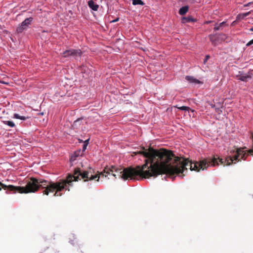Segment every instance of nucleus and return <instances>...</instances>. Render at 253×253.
<instances>
[{
	"label": "nucleus",
	"instance_id": "f8f14e48",
	"mask_svg": "<svg viewBox=\"0 0 253 253\" xmlns=\"http://www.w3.org/2000/svg\"><path fill=\"white\" fill-rule=\"evenodd\" d=\"M188 7L187 6H184L180 8L179 10V13L181 15H184L188 11Z\"/></svg>",
	"mask_w": 253,
	"mask_h": 253
},
{
	"label": "nucleus",
	"instance_id": "6ab92c4d",
	"mask_svg": "<svg viewBox=\"0 0 253 253\" xmlns=\"http://www.w3.org/2000/svg\"><path fill=\"white\" fill-rule=\"evenodd\" d=\"M220 26H219V25H217V24H216V26L214 28V30L215 31H217L220 29Z\"/></svg>",
	"mask_w": 253,
	"mask_h": 253
},
{
	"label": "nucleus",
	"instance_id": "9b49d317",
	"mask_svg": "<svg viewBox=\"0 0 253 253\" xmlns=\"http://www.w3.org/2000/svg\"><path fill=\"white\" fill-rule=\"evenodd\" d=\"M227 38L226 35L224 34H220L217 36V38L218 40V42H222L223 41H225Z\"/></svg>",
	"mask_w": 253,
	"mask_h": 253
},
{
	"label": "nucleus",
	"instance_id": "9d476101",
	"mask_svg": "<svg viewBox=\"0 0 253 253\" xmlns=\"http://www.w3.org/2000/svg\"><path fill=\"white\" fill-rule=\"evenodd\" d=\"M1 122L5 125L8 126L9 127L11 128L15 127L16 125L13 121H10V120H2L1 121Z\"/></svg>",
	"mask_w": 253,
	"mask_h": 253
},
{
	"label": "nucleus",
	"instance_id": "c85d7f7f",
	"mask_svg": "<svg viewBox=\"0 0 253 253\" xmlns=\"http://www.w3.org/2000/svg\"><path fill=\"white\" fill-rule=\"evenodd\" d=\"M210 22V21H207L206 23L207 24H208V23H209Z\"/></svg>",
	"mask_w": 253,
	"mask_h": 253
},
{
	"label": "nucleus",
	"instance_id": "393cba45",
	"mask_svg": "<svg viewBox=\"0 0 253 253\" xmlns=\"http://www.w3.org/2000/svg\"><path fill=\"white\" fill-rule=\"evenodd\" d=\"M88 141H89V139L85 140L84 142V144H86V145H87L88 144Z\"/></svg>",
	"mask_w": 253,
	"mask_h": 253
},
{
	"label": "nucleus",
	"instance_id": "1a4fd4ad",
	"mask_svg": "<svg viewBox=\"0 0 253 253\" xmlns=\"http://www.w3.org/2000/svg\"><path fill=\"white\" fill-rule=\"evenodd\" d=\"M185 79L191 83H194L195 84L201 83V82L200 81L194 78L193 77L191 76H187L185 77Z\"/></svg>",
	"mask_w": 253,
	"mask_h": 253
},
{
	"label": "nucleus",
	"instance_id": "dca6fc26",
	"mask_svg": "<svg viewBox=\"0 0 253 253\" xmlns=\"http://www.w3.org/2000/svg\"><path fill=\"white\" fill-rule=\"evenodd\" d=\"M132 4L134 5L137 4L143 5L144 3L141 0H133Z\"/></svg>",
	"mask_w": 253,
	"mask_h": 253
},
{
	"label": "nucleus",
	"instance_id": "4468645a",
	"mask_svg": "<svg viewBox=\"0 0 253 253\" xmlns=\"http://www.w3.org/2000/svg\"><path fill=\"white\" fill-rule=\"evenodd\" d=\"M182 23H187L190 22H194L195 21V19L193 18L191 16H188L187 17H184L182 19Z\"/></svg>",
	"mask_w": 253,
	"mask_h": 253
},
{
	"label": "nucleus",
	"instance_id": "423d86ee",
	"mask_svg": "<svg viewBox=\"0 0 253 253\" xmlns=\"http://www.w3.org/2000/svg\"><path fill=\"white\" fill-rule=\"evenodd\" d=\"M89 7L94 11H97L99 5L95 3L93 0H89L87 2Z\"/></svg>",
	"mask_w": 253,
	"mask_h": 253
},
{
	"label": "nucleus",
	"instance_id": "20e7f679",
	"mask_svg": "<svg viewBox=\"0 0 253 253\" xmlns=\"http://www.w3.org/2000/svg\"><path fill=\"white\" fill-rule=\"evenodd\" d=\"M82 54V52L80 49H74L67 50L62 53V56L65 58L72 56L75 59L79 57H81Z\"/></svg>",
	"mask_w": 253,
	"mask_h": 253
},
{
	"label": "nucleus",
	"instance_id": "a211bd4d",
	"mask_svg": "<svg viewBox=\"0 0 253 253\" xmlns=\"http://www.w3.org/2000/svg\"><path fill=\"white\" fill-rule=\"evenodd\" d=\"M80 119H78L77 120L75 121L74 122V124H73V126H77L78 125V123H79V122L80 121Z\"/></svg>",
	"mask_w": 253,
	"mask_h": 253
},
{
	"label": "nucleus",
	"instance_id": "7ed1b4c3",
	"mask_svg": "<svg viewBox=\"0 0 253 253\" xmlns=\"http://www.w3.org/2000/svg\"><path fill=\"white\" fill-rule=\"evenodd\" d=\"M64 188L63 183L61 182H53L42 179H37L31 177L25 186H15L12 185H6L0 181V191L4 190L13 192V193L18 192L20 194L35 193L40 188L43 189L42 193L43 195H48L50 193H53L54 197H61V193Z\"/></svg>",
	"mask_w": 253,
	"mask_h": 253
},
{
	"label": "nucleus",
	"instance_id": "5701e85b",
	"mask_svg": "<svg viewBox=\"0 0 253 253\" xmlns=\"http://www.w3.org/2000/svg\"><path fill=\"white\" fill-rule=\"evenodd\" d=\"M119 20V18H117L116 19H115V20H113L112 21V22L113 23H115V22H116L117 21H118Z\"/></svg>",
	"mask_w": 253,
	"mask_h": 253
},
{
	"label": "nucleus",
	"instance_id": "a878e982",
	"mask_svg": "<svg viewBox=\"0 0 253 253\" xmlns=\"http://www.w3.org/2000/svg\"><path fill=\"white\" fill-rule=\"evenodd\" d=\"M251 2H249V3H248L247 4H245L244 6H249L250 5H251Z\"/></svg>",
	"mask_w": 253,
	"mask_h": 253
},
{
	"label": "nucleus",
	"instance_id": "f3484780",
	"mask_svg": "<svg viewBox=\"0 0 253 253\" xmlns=\"http://www.w3.org/2000/svg\"><path fill=\"white\" fill-rule=\"evenodd\" d=\"M179 109L181 110L188 111L190 108L188 107L183 106L179 107Z\"/></svg>",
	"mask_w": 253,
	"mask_h": 253
},
{
	"label": "nucleus",
	"instance_id": "cd10ccee",
	"mask_svg": "<svg viewBox=\"0 0 253 253\" xmlns=\"http://www.w3.org/2000/svg\"><path fill=\"white\" fill-rule=\"evenodd\" d=\"M251 31H253V28H252L250 29Z\"/></svg>",
	"mask_w": 253,
	"mask_h": 253
},
{
	"label": "nucleus",
	"instance_id": "bb28decb",
	"mask_svg": "<svg viewBox=\"0 0 253 253\" xmlns=\"http://www.w3.org/2000/svg\"><path fill=\"white\" fill-rule=\"evenodd\" d=\"M0 83H1V84H8L4 81H0Z\"/></svg>",
	"mask_w": 253,
	"mask_h": 253
},
{
	"label": "nucleus",
	"instance_id": "0eeeda50",
	"mask_svg": "<svg viewBox=\"0 0 253 253\" xmlns=\"http://www.w3.org/2000/svg\"><path fill=\"white\" fill-rule=\"evenodd\" d=\"M237 77L238 78V80L244 82H247L248 79H251V76L250 75L246 74H240L239 75H237Z\"/></svg>",
	"mask_w": 253,
	"mask_h": 253
},
{
	"label": "nucleus",
	"instance_id": "412c9836",
	"mask_svg": "<svg viewBox=\"0 0 253 253\" xmlns=\"http://www.w3.org/2000/svg\"><path fill=\"white\" fill-rule=\"evenodd\" d=\"M209 58H210V55H207L205 57V59L204 61V63H205Z\"/></svg>",
	"mask_w": 253,
	"mask_h": 253
},
{
	"label": "nucleus",
	"instance_id": "39448f33",
	"mask_svg": "<svg viewBox=\"0 0 253 253\" xmlns=\"http://www.w3.org/2000/svg\"><path fill=\"white\" fill-rule=\"evenodd\" d=\"M33 18L29 17L26 18L17 27L16 32L18 33H21L24 30H27L33 21Z\"/></svg>",
	"mask_w": 253,
	"mask_h": 253
},
{
	"label": "nucleus",
	"instance_id": "aec40b11",
	"mask_svg": "<svg viewBox=\"0 0 253 253\" xmlns=\"http://www.w3.org/2000/svg\"><path fill=\"white\" fill-rule=\"evenodd\" d=\"M253 44V39L251 40L250 41H249L247 44H246V46H250L251 45Z\"/></svg>",
	"mask_w": 253,
	"mask_h": 253
},
{
	"label": "nucleus",
	"instance_id": "6e6552de",
	"mask_svg": "<svg viewBox=\"0 0 253 253\" xmlns=\"http://www.w3.org/2000/svg\"><path fill=\"white\" fill-rule=\"evenodd\" d=\"M209 39L212 44L216 46L218 43V40L215 35H211L209 36Z\"/></svg>",
	"mask_w": 253,
	"mask_h": 253
},
{
	"label": "nucleus",
	"instance_id": "f257e3e1",
	"mask_svg": "<svg viewBox=\"0 0 253 253\" xmlns=\"http://www.w3.org/2000/svg\"><path fill=\"white\" fill-rule=\"evenodd\" d=\"M230 153H235V154L227 157L225 160L219 158H213L209 160L203 159L194 163L182 157H176L172 151L165 149L156 150L151 147L148 149L142 147L140 151L134 152V154L142 155L144 157L150 159L153 165L152 173L154 177H156L162 174L171 176L181 174V176H183L184 174L183 173L185 171H187L188 168L191 170L200 171L207 169L210 166L218 165L219 162L221 164L229 166L234 163V161L239 162L242 159L245 160L249 155H253V150H248V154H247L243 148H240L231 151Z\"/></svg>",
	"mask_w": 253,
	"mask_h": 253
},
{
	"label": "nucleus",
	"instance_id": "b1692460",
	"mask_svg": "<svg viewBox=\"0 0 253 253\" xmlns=\"http://www.w3.org/2000/svg\"><path fill=\"white\" fill-rule=\"evenodd\" d=\"M225 24V22H222L220 23L219 24V26L222 27V26H223V25H224Z\"/></svg>",
	"mask_w": 253,
	"mask_h": 253
},
{
	"label": "nucleus",
	"instance_id": "4be33fe9",
	"mask_svg": "<svg viewBox=\"0 0 253 253\" xmlns=\"http://www.w3.org/2000/svg\"><path fill=\"white\" fill-rule=\"evenodd\" d=\"M87 146V145H86V143L83 144V151H85V149H86Z\"/></svg>",
	"mask_w": 253,
	"mask_h": 253
},
{
	"label": "nucleus",
	"instance_id": "ddd939ff",
	"mask_svg": "<svg viewBox=\"0 0 253 253\" xmlns=\"http://www.w3.org/2000/svg\"><path fill=\"white\" fill-rule=\"evenodd\" d=\"M13 118H15V119H20V120H23V121H25V120H27V119L29 118L28 117H26V116H20L18 114H16V113H15L13 115Z\"/></svg>",
	"mask_w": 253,
	"mask_h": 253
},
{
	"label": "nucleus",
	"instance_id": "f03ea898",
	"mask_svg": "<svg viewBox=\"0 0 253 253\" xmlns=\"http://www.w3.org/2000/svg\"><path fill=\"white\" fill-rule=\"evenodd\" d=\"M145 160V164L142 166H137L135 168L128 167L126 168H118L115 166L105 167L103 171L93 175L94 170L91 168H89L87 170L82 171L80 168H76L74 174H68L66 179H60L58 182L63 183L64 188L62 190L70 191V186H73V181H77L83 179L84 181L92 180L96 178L98 181L100 175L106 177L109 174H112L115 178L118 177L124 180L128 179L138 180L140 178H148L154 176L153 165L148 158Z\"/></svg>",
	"mask_w": 253,
	"mask_h": 253
},
{
	"label": "nucleus",
	"instance_id": "2eb2a0df",
	"mask_svg": "<svg viewBox=\"0 0 253 253\" xmlns=\"http://www.w3.org/2000/svg\"><path fill=\"white\" fill-rule=\"evenodd\" d=\"M251 11H249V12H246V13L239 14L237 16V18H241V19H244L246 16L249 15L251 13Z\"/></svg>",
	"mask_w": 253,
	"mask_h": 253
}]
</instances>
